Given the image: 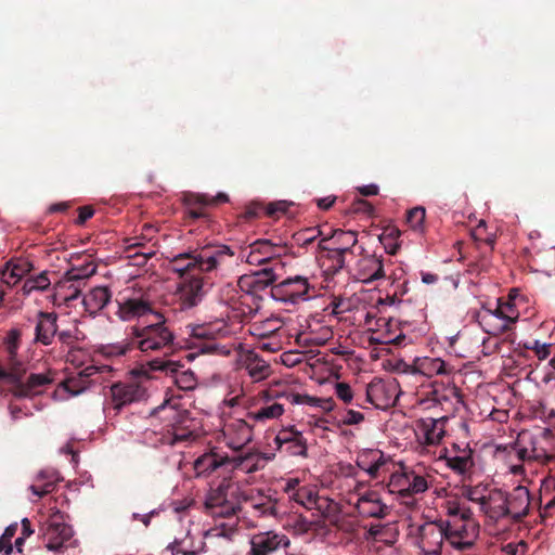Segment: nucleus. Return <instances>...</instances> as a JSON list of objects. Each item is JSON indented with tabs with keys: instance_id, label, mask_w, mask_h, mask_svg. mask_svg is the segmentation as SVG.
I'll use <instances>...</instances> for the list:
<instances>
[{
	"instance_id": "nucleus-37",
	"label": "nucleus",
	"mask_w": 555,
	"mask_h": 555,
	"mask_svg": "<svg viewBox=\"0 0 555 555\" xmlns=\"http://www.w3.org/2000/svg\"><path fill=\"white\" fill-rule=\"evenodd\" d=\"M485 332L492 336H499L512 328V318L496 317L494 313H485L481 317Z\"/></svg>"
},
{
	"instance_id": "nucleus-52",
	"label": "nucleus",
	"mask_w": 555,
	"mask_h": 555,
	"mask_svg": "<svg viewBox=\"0 0 555 555\" xmlns=\"http://www.w3.org/2000/svg\"><path fill=\"white\" fill-rule=\"evenodd\" d=\"M336 396L345 403H350L353 398L352 389L347 383L336 384Z\"/></svg>"
},
{
	"instance_id": "nucleus-17",
	"label": "nucleus",
	"mask_w": 555,
	"mask_h": 555,
	"mask_svg": "<svg viewBox=\"0 0 555 555\" xmlns=\"http://www.w3.org/2000/svg\"><path fill=\"white\" fill-rule=\"evenodd\" d=\"M20 376L16 380H13L10 376L4 377L2 380H7L14 385V396L16 397H31L40 392V388L44 387L53 382V377L49 373H33L27 377L26 382H23L25 369L23 363L20 364Z\"/></svg>"
},
{
	"instance_id": "nucleus-33",
	"label": "nucleus",
	"mask_w": 555,
	"mask_h": 555,
	"mask_svg": "<svg viewBox=\"0 0 555 555\" xmlns=\"http://www.w3.org/2000/svg\"><path fill=\"white\" fill-rule=\"evenodd\" d=\"M244 365L248 371L249 376L255 380L259 382L267 378L271 374L270 365L261 359L254 350H248L244 354Z\"/></svg>"
},
{
	"instance_id": "nucleus-39",
	"label": "nucleus",
	"mask_w": 555,
	"mask_h": 555,
	"mask_svg": "<svg viewBox=\"0 0 555 555\" xmlns=\"http://www.w3.org/2000/svg\"><path fill=\"white\" fill-rule=\"evenodd\" d=\"M400 236V231L395 227L386 228L383 233L379 235V242L384 246L386 253L389 255H396L400 245L398 243V238Z\"/></svg>"
},
{
	"instance_id": "nucleus-31",
	"label": "nucleus",
	"mask_w": 555,
	"mask_h": 555,
	"mask_svg": "<svg viewBox=\"0 0 555 555\" xmlns=\"http://www.w3.org/2000/svg\"><path fill=\"white\" fill-rule=\"evenodd\" d=\"M320 242L330 245L340 251H346L350 255L353 254V247L358 243V233L356 231H345L341 229L334 230L328 237H324Z\"/></svg>"
},
{
	"instance_id": "nucleus-1",
	"label": "nucleus",
	"mask_w": 555,
	"mask_h": 555,
	"mask_svg": "<svg viewBox=\"0 0 555 555\" xmlns=\"http://www.w3.org/2000/svg\"><path fill=\"white\" fill-rule=\"evenodd\" d=\"M234 256L235 253L227 245H205L173 256L169 264L170 270L183 280L202 273H224L235 263Z\"/></svg>"
},
{
	"instance_id": "nucleus-49",
	"label": "nucleus",
	"mask_w": 555,
	"mask_h": 555,
	"mask_svg": "<svg viewBox=\"0 0 555 555\" xmlns=\"http://www.w3.org/2000/svg\"><path fill=\"white\" fill-rule=\"evenodd\" d=\"M526 349L534 351L539 360H545L551 353L552 344H541L539 340L526 343Z\"/></svg>"
},
{
	"instance_id": "nucleus-46",
	"label": "nucleus",
	"mask_w": 555,
	"mask_h": 555,
	"mask_svg": "<svg viewBox=\"0 0 555 555\" xmlns=\"http://www.w3.org/2000/svg\"><path fill=\"white\" fill-rule=\"evenodd\" d=\"M288 455H299L302 457H307V441L304 436H299L294 439V442H289L286 447L283 448Z\"/></svg>"
},
{
	"instance_id": "nucleus-11",
	"label": "nucleus",
	"mask_w": 555,
	"mask_h": 555,
	"mask_svg": "<svg viewBox=\"0 0 555 555\" xmlns=\"http://www.w3.org/2000/svg\"><path fill=\"white\" fill-rule=\"evenodd\" d=\"M254 459V456L248 455L245 457H233L230 459L228 455H222L216 452L205 453L199 456L195 463L194 468L198 474H209L217 468L231 463L233 468H241L247 473H253L258 469L256 464H250L249 462Z\"/></svg>"
},
{
	"instance_id": "nucleus-12",
	"label": "nucleus",
	"mask_w": 555,
	"mask_h": 555,
	"mask_svg": "<svg viewBox=\"0 0 555 555\" xmlns=\"http://www.w3.org/2000/svg\"><path fill=\"white\" fill-rule=\"evenodd\" d=\"M447 532L441 520L425 522L418 528L417 546L423 555H441Z\"/></svg>"
},
{
	"instance_id": "nucleus-34",
	"label": "nucleus",
	"mask_w": 555,
	"mask_h": 555,
	"mask_svg": "<svg viewBox=\"0 0 555 555\" xmlns=\"http://www.w3.org/2000/svg\"><path fill=\"white\" fill-rule=\"evenodd\" d=\"M30 263L25 260L9 261L1 270V286L5 284L8 287L14 286L28 271Z\"/></svg>"
},
{
	"instance_id": "nucleus-7",
	"label": "nucleus",
	"mask_w": 555,
	"mask_h": 555,
	"mask_svg": "<svg viewBox=\"0 0 555 555\" xmlns=\"http://www.w3.org/2000/svg\"><path fill=\"white\" fill-rule=\"evenodd\" d=\"M212 286L214 281L210 274H195L181 280L177 288L181 310L198 306Z\"/></svg>"
},
{
	"instance_id": "nucleus-9",
	"label": "nucleus",
	"mask_w": 555,
	"mask_h": 555,
	"mask_svg": "<svg viewBox=\"0 0 555 555\" xmlns=\"http://www.w3.org/2000/svg\"><path fill=\"white\" fill-rule=\"evenodd\" d=\"M387 487L389 492L397 493L404 499L425 492L428 489V483L425 477L417 475L412 469L400 466L399 470L390 473Z\"/></svg>"
},
{
	"instance_id": "nucleus-63",
	"label": "nucleus",
	"mask_w": 555,
	"mask_h": 555,
	"mask_svg": "<svg viewBox=\"0 0 555 555\" xmlns=\"http://www.w3.org/2000/svg\"><path fill=\"white\" fill-rule=\"evenodd\" d=\"M33 280L37 291H46L51 284L47 272H41L40 274L33 276Z\"/></svg>"
},
{
	"instance_id": "nucleus-43",
	"label": "nucleus",
	"mask_w": 555,
	"mask_h": 555,
	"mask_svg": "<svg viewBox=\"0 0 555 555\" xmlns=\"http://www.w3.org/2000/svg\"><path fill=\"white\" fill-rule=\"evenodd\" d=\"M251 508L254 511V515L259 517L276 516L278 513L275 503L271 499L253 503Z\"/></svg>"
},
{
	"instance_id": "nucleus-55",
	"label": "nucleus",
	"mask_w": 555,
	"mask_h": 555,
	"mask_svg": "<svg viewBox=\"0 0 555 555\" xmlns=\"http://www.w3.org/2000/svg\"><path fill=\"white\" fill-rule=\"evenodd\" d=\"M55 480H49L43 486L31 485L29 490L37 496L42 498L53 491Z\"/></svg>"
},
{
	"instance_id": "nucleus-44",
	"label": "nucleus",
	"mask_w": 555,
	"mask_h": 555,
	"mask_svg": "<svg viewBox=\"0 0 555 555\" xmlns=\"http://www.w3.org/2000/svg\"><path fill=\"white\" fill-rule=\"evenodd\" d=\"M320 235H321L320 230H318L315 228H308V229L297 232L294 235V240L299 246L307 247L310 244H312L317 240V237Z\"/></svg>"
},
{
	"instance_id": "nucleus-57",
	"label": "nucleus",
	"mask_w": 555,
	"mask_h": 555,
	"mask_svg": "<svg viewBox=\"0 0 555 555\" xmlns=\"http://www.w3.org/2000/svg\"><path fill=\"white\" fill-rule=\"evenodd\" d=\"M364 421V415L361 412L354 410H347L346 416L343 420L344 425H358Z\"/></svg>"
},
{
	"instance_id": "nucleus-8",
	"label": "nucleus",
	"mask_w": 555,
	"mask_h": 555,
	"mask_svg": "<svg viewBox=\"0 0 555 555\" xmlns=\"http://www.w3.org/2000/svg\"><path fill=\"white\" fill-rule=\"evenodd\" d=\"M253 496L241 492L240 487L228 480H222L217 489L212 490L207 498L206 505L209 507L221 506L225 508V514L234 515L241 507V501H251Z\"/></svg>"
},
{
	"instance_id": "nucleus-19",
	"label": "nucleus",
	"mask_w": 555,
	"mask_h": 555,
	"mask_svg": "<svg viewBox=\"0 0 555 555\" xmlns=\"http://www.w3.org/2000/svg\"><path fill=\"white\" fill-rule=\"evenodd\" d=\"M506 518L512 522H520L529 514V490L524 486H517L511 492H506Z\"/></svg>"
},
{
	"instance_id": "nucleus-53",
	"label": "nucleus",
	"mask_w": 555,
	"mask_h": 555,
	"mask_svg": "<svg viewBox=\"0 0 555 555\" xmlns=\"http://www.w3.org/2000/svg\"><path fill=\"white\" fill-rule=\"evenodd\" d=\"M86 356V352L82 348L77 347L75 349L68 350L66 353V361L72 363L75 366H80L83 364L82 357Z\"/></svg>"
},
{
	"instance_id": "nucleus-40",
	"label": "nucleus",
	"mask_w": 555,
	"mask_h": 555,
	"mask_svg": "<svg viewBox=\"0 0 555 555\" xmlns=\"http://www.w3.org/2000/svg\"><path fill=\"white\" fill-rule=\"evenodd\" d=\"M293 500L298 504L311 508L319 500L318 492L309 487H301L293 494Z\"/></svg>"
},
{
	"instance_id": "nucleus-45",
	"label": "nucleus",
	"mask_w": 555,
	"mask_h": 555,
	"mask_svg": "<svg viewBox=\"0 0 555 555\" xmlns=\"http://www.w3.org/2000/svg\"><path fill=\"white\" fill-rule=\"evenodd\" d=\"M426 217L424 207H414L408 211L406 221L410 227L414 230H421L423 228Z\"/></svg>"
},
{
	"instance_id": "nucleus-60",
	"label": "nucleus",
	"mask_w": 555,
	"mask_h": 555,
	"mask_svg": "<svg viewBox=\"0 0 555 555\" xmlns=\"http://www.w3.org/2000/svg\"><path fill=\"white\" fill-rule=\"evenodd\" d=\"M506 310H512V305L499 301L495 310H489L486 313H494L496 317L512 318V324H514L517 321V315L508 314L506 313Z\"/></svg>"
},
{
	"instance_id": "nucleus-13",
	"label": "nucleus",
	"mask_w": 555,
	"mask_h": 555,
	"mask_svg": "<svg viewBox=\"0 0 555 555\" xmlns=\"http://www.w3.org/2000/svg\"><path fill=\"white\" fill-rule=\"evenodd\" d=\"M195 426L196 424L190 416L189 411L172 410L171 431L163 437V442L176 446L179 442L194 440L197 437Z\"/></svg>"
},
{
	"instance_id": "nucleus-27",
	"label": "nucleus",
	"mask_w": 555,
	"mask_h": 555,
	"mask_svg": "<svg viewBox=\"0 0 555 555\" xmlns=\"http://www.w3.org/2000/svg\"><path fill=\"white\" fill-rule=\"evenodd\" d=\"M357 276L363 283H371L384 278L382 259L376 255H363L357 263Z\"/></svg>"
},
{
	"instance_id": "nucleus-10",
	"label": "nucleus",
	"mask_w": 555,
	"mask_h": 555,
	"mask_svg": "<svg viewBox=\"0 0 555 555\" xmlns=\"http://www.w3.org/2000/svg\"><path fill=\"white\" fill-rule=\"evenodd\" d=\"M313 288L308 279L296 275L287 278L271 287L270 293L273 299L297 304L309 298V291Z\"/></svg>"
},
{
	"instance_id": "nucleus-23",
	"label": "nucleus",
	"mask_w": 555,
	"mask_h": 555,
	"mask_svg": "<svg viewBox=\"0 0 555 555\" xmlns=\"http://www.w3.org/2000/svg\"><path fill=\"white\" fill-rule=\"evenodd\" d=\"M57 314L55 312L39 311L36 315L34 341L50 346L57 333Z\"/></svg>"
},
{
	"instance_id": "nucleus-30",
	"label": "nucleus",
	"mask_w": 555,
	"mask_h": 555,
	"mask_svg": "<svg viewBox=\"0 0 555 555\" xmlns=\"http://www.w3.org/2000/svg\"><path fill=\"white\" fill-rule=\"evenodd\" d=\"M186 330L190 337L199 340H214L218 336H223L228 333L227 324L223 320H216L203 324H189Z\"/></svg>"
},
{
	"instance_id": "nucleus-56",
	"label": "nucleus",
	"mask_w": 555,
	"mask_h": 555,
	"mask_svg": "<svg viewBox=\"0 0 555 555\" xmlns=\"http://www.w3.org/2000/svg\"><path fill=\"white\" fill-rule=\"evenodd\" d=\"M328 309H331V314L339 315L348 311V305L344 298L335 297L328 305Z\"/></svg>"
},
{
	"instance_id": "nucleus-6",
	"label": "nucleus",
	"mask_w": 555,
	"mask_h": 555,
	"mask_svg": "<svg viewBox=\"0 0 555 555\" xmlns=\"http://www.w3.org/2000/svg\"><path fill=\"white\" fill-rule=\"evenodd\" d=\"M447 532V542L457 551L470 550L479 535V525L468 517L441 520Z\"/></svg>"
},
{
	"instance_id": "nucleus-20",
	"label": "nucleus",
	"mask_w": 555,
	"mask_h": 555,
	"mask_svg": "<svg viewBox=\"0 0 555 555\" xmlns=\"http://www.w3.org/2000/svg\"><path fill=\"white\" fill-rule=\"evenodd\" d=\"M142 367H151L152 371L170 372L175 379V384L182 390H191L196 386L194 373L189 370L179 371V367H182V365L173 361L155 359L149 361L147 364L142 365Z\"/></svg>"
},
{
	"instance_id": "nucleus-24",
	"label": "nucleus",
	"mask_w": 555,
	"mask_h": 555,
	"mask_svg": "<svg viewBox=\"0 0 555 555\" xmlns=\"http://www.w3.org/2000/svg\"><path fill=\"white\" fill-rule=\"evenodd\" d=\"M117 304L118 309L116 315L125 322L146 315L153 318V313H155L151 301L143 297L128 298L122 301H117Z\"/></svg>"
},
{
	"instance_id": "nucleus-58",
	"label": "nucleus",
	"mask_w": 555,
	"mask_h": 555,
	"mask_svg": "<svg viewBox=\"0 0 555 555\" xmlns=\"http://www.w3.org/2000/svg\"><path fill=\"white\" fill-rule=\"evenodd\" d=\"M16 531L17 524H13L8 526L2 534V537L5 539V555H10L13 551L11 539L15 535Z\"/></svg>"
},
{
	"instance_id": "nucleus-32",
	"label": "nucleus",
	"mask_w": 555,
	"mask_h": 555,
	"mask_svg": "<svg viewBox=\"0 0 555 555\" xmlns=\"http://www.w3.org/2000/svg\"><path fill=\"white\" fill-rule=\"evenodd\" d=\"M474 450L466 444L462 450L461 454H455L453 456H440V459H444L447 466L459 475H466L472 472L475 466V462L473 459Z\"/></svg>"
},
{
	"instance_id": "nucleus-4",
	"label": "nucleus",
	"mask_w": 555,
	"mask_h": 555,
	"mask_svg": "<svg viewBox=\"0 0 555 555\" xmlns=\"http://www.w3.org/2000/svg\"><path fill=\"white\" fill-rule=\"evenodd\" d=\"M275 280L276 275L271 268H264L240 279L238 286L244 292L240 296V304L246 307V309H243L244 314L253 315L258 311L260 300L258 293L275 285Z\"/></svg>"
},
{
	"instance_id": "nucleus-25",
	"label": "nucleus",
	"mask_w": 555,
	"mask_h": 555,
	"mask_svg": "<svg viewBox=\"0 0 555 555\" xmlns=\"http://www.w3.org/2000/svg\"><path fill=\"white\" fill-rule=\"evenodd\" d=\"M356 508L362 517L385 518L389 514V507L380 501L377 492L369 491L362 494L356 503Z\"/></svg>"
},
{
	"instance_id": "nucleus-16",
	"label": "nucleus",
	"mask_w": 555,
	"mask_h": 555,
	"mask_svg": "<svg viewBox=\"0 0 555 555\" xmlns=\"http://www.w3.org/2000/svg\"><path fill=\"white\" fill-rule=\"evenodd\" d=\"M391 465V459L380 450L366 449L361 451L357 457V466L372 479L380 478L390 473Z\"/></svg>"
},
{
	"instance_id": "nucleus-54",
	"label": "nucleus",
	"mask_w": 555,
	"mask_h": 555,
	"mask_svg": "<svg viewBox=\"0 0 555 555\" xmlns=\"http://www.w3.org/2000/svg\"><path fill=\"white\" fill-rule=\"evenodd\" d=\"M289 204L285 201L270 203L267 207V215L270 217H279L280 214L287 211Z\"/></svg>"
},
{
	"instance_id": "nucleus-48",
	"label": "nucleus",
	"mask_w": 555,
	"mask_h": 555,
	"mask_svg": "<svg viewBox=\"0 0 555 555\" xmlns=\"http://www.w3.org/2000/svg\"><path fill=\"white\" fill-rule=\"evenodd\" d=\"M302 436L301 433L293 430V429H283L281 430L274 438V442L280 451H283V448L286 447L289 442H294L295 438Z\"/></svg>"
},
{
	"instance_id": "nucleus-41",
	"label": "nucleus",
	"mask_w": 555,
	"mask_h": 555,
	"mask_svg": "<svg viewBox=\"0 0 555 555\" xmlns=\"http://www.w3.org/2000/svg\"><path fill=\"white\" fill-rule=\"evenodd\" d=\"M284 408L280 403H273L268 406L259 409L257 412L249 413V417L254 421L272 420L281 416Z\"/></svg>"
},
{
	"instance_id": "nucleus-35",
	"label": "nucleus",
	"mask_w": 555,
	"mask_h": 555,
	"mask_svg": "<svg viewBox=\"0 0 555 555\" xmlns=\"http://www.w3.org/2000/svg\"><path fill=\"white\" fill-rule=\"evenodd\" d=\"M111 300V292L107 287L99 286L92 288L85 297L83 305L90 313L102 310Z\"/></svg>"
},
{
	"instance_id": "nucleus-36",
	"label": "nucleus",
	"mask_w": 555,
	"mask_h": 555,
	"mask_svg": "<svg viewBox=\"0 0 555 555\" xmlns=\"http://www.w3.org/2000/svg\"><path fill=\"white\" fill-rule=\"evenodd\" d=\"M317 248L318 251L321 254V257L332 262L331 266L328 267L330 271H332L333 273H337L344 268H346L347 256L349 255L348 253L333 248L330 245L324 244V242H319Z\"/></svg>"
},
{
	"instance_id": "nucleus-14",
	"label": "nucleus",
	"mask_w": 555,
	"mask_h": 555,
	"mask_svg": "<svg viewBox=\"0 0 555 555\" xmlns=\"http://www.w3.org/2000/svg\"><path fill=\"white\" fill-rule=\"evenodd\" d=\"M250 550L247 555H273L281 548L286 551L291 541L287 535L274 531L259 532L249 541Z\"/></svg>"
},
{
	"instance_id": "nucleus-51",
	"label": "nucleus",
	"mask_w": 555,
	"mask_h": 555,
	"mask_svg": "<svg viewBox=\"0 0 555 555\" xmlns=\"http://www.w3.org/2000/svg\"><path fill=\"white\" fill-rule=\"evenodd\" d=\"M513 450L515 451V455L517 456V459L521 462H525V461H531V460H539L540 459V454L537 452L535 449H532L531 451H529L527 448H521L519 447V444H516Z\"/></svg>"
},
{
	"instance_id": "nucleus-3",
	"label": "nucleus",
	"mask_w": 555,
	"mask_h": 555,
	"mask_svg": "<svg viewBox=\"0 0 555 555\" xmlns=\"http://www.w3.org/2000/svg\"><path fill=\"white\" fill-rule=\"evenodd\" d=\"M464 495L478 504L479 511L492 522L506 518V492L490 485L478 483L467 487Z\"/></svg>"
},
{
	"instance_id": "nucleus-38",
	"label": "nucleus",
	"mask_w": 555,
	"mask_h": 555,
	"mask_svg": "<svg viewBox=\"0 0 555 555\" xmlns=\"http://www.w3.org/2000/svg\"><path fill=\"white\" fill-rule=\"evenodd\" d=\"M417 371L428 377L447 373L446 363L440 358H424L420 361Z\"/></svg>"
},
{
	"instance_id": "nucleus-2",
	"label": "nucleus",
	"mask_w": 555,
	"mask_h": 555,
	"mask_svg": "<svg viewBox=\"0 0 555 555\" xmlns=\"http://www.w3.org/2000/svg\"><path fill=\"white\" fill-rule=\"evenodd\" d=\"M128 336L131 337L132 346L142 352L170 350L175 340L173 331L162 313H153L149 323L131 326Z\"/></svg>"
},
{
	"instance_id": "nucleus-5",
	"label": "nucleus",
	"mask_w": 555,
	"mask_h": 555,
	"mask_svg": "<svg viewBox=\"0 0 555 555\" xmlns=\"http://www.w3.org/2000/svg\"><path fill=\"white\" fill-rule=\"evenodd\" d=\"M147 383L149 376L145 373L139 378L114 383L109 387V404L119 412L126 405L145 401L149 397Z\"/></svg>"
},
{
	"instance_id": "nucleus-59",
	"label": "nucleus",
	"mask_w": 555,
	"mask_h": 555,
	"mask_svg": "<svg viewBox=\"0 0 555 555\" xmlns=\"http://www.w3.org/2000/svg\"><path fill=\"white\" fill-rule=\"evenodd\" d=\"M472 512L469 508H466V507H462L460 505H454V506H450L448 508V519L447 520H453L454 518H457V517H468V516H472Z\"/></svg>"
},
{
	"instance_id": "nucleus-22",
	"label": "nucleus",
	"mask_w": 555,
	"mask_h": 555,
	"mask_svg": "<svg viewBox=\"0 0 555 555\" xmlns=\"http://www.w3.org/2000/svg\"><path fill=\"white\" fill-rule=\"evenodd\" d=\"M447 417L440 418H422L417 423L418 437L425 446H438L446 435Z\"/></svg>"
},
{
	"instance_id": "nucleus-50",
	"label": "nucleus",
	"mask_w": 555,
	"mask_h": 555,
	"mask_svg": "<svg viewBox=\"0 0 555 555\" xmlns=\"http://www.w3.org/2000/svg\"><path fill=\"white\" fill-rule=\"evenodd\" d=\"M134 347L131 344V337L129 336V341L126 344H117V345H108L106 347H103L102 351L106 356H125L129 350L133 349Z\"/></svg>"
},
{
	"instance_id": "nucleus-26",
	"label": "nucleus",
	"mask_w": 555,
	"mask_h": 555,
	"mask_svg": "<svg viewBox=\"0 0 555 555\" xmlns=\"http://www.w3.org/2000/svg\"><path fill=\"white\" fill-rule=\"evenodd\" d=\"M228 437V446L233 450H241L253 440L251 426L244 420H233L225 425L224 430Z\"/></svg>"
},
{
	"instance_id": "nucleus-18",
	"label": "nucleus",
	"mask_w": 555,
	"mask_h": 555,
	"mask_svg": "<svg viewBox=\"0 0 555 555\" xmlns=\"http://www.w3.org/2000/svg\"><path fill=\"white\" fill-rule=\"evenodd\" d=\"M46 546L50 551H59L73 537V529L61 520L59 516L51 517L42 527Z\"/></svg>"
},
{
	"instance_id": "nucleus-28",
	"label": "nucleus",
	"mask_w": 555,
	"mask_h": 555,
	"mask_svg": "<svg viewBox=\"0 0 555 555\" xmlns=\"http://www.w3.org/2000/svg\"><path fill=\"white\" fill-rule=\"evenodd\" d=\"M96 272V266L92 262H88L81 266H74L65 273L66 282H70L68 288L72 291L65 297V300L76 299L80 294V283L86 279L92 276Z\"/></svg>"
},
{
	"instance_id": "nucleus-15",
	"label": "nucleus",
	"mask_w": 555,
	"mask_h": 555,
	"mask_svg": "<svg viewBox=\"0 0 555 555\" xmlns=\"http://www.w3.org/2000/svg\"><path fill=\"white\" fill-rule=\"evenodd\" d=\"M398 384L395 380L385 382L374 378L366 387L365 401L376 409L386 410L392 406L397 399Z\"/></svg>"
},
{
	"instance_id": "nucleus-47",
	"label": "nucleus",
	"mask_w": 555,
	"mask_h": 555,
	"mask_svg": "<svg viewBox=\"0 0 555 555\" xmlns=\"http://www.w3.org/2000/svg\"><path fill=\"white\" fill-rule=\"evenodd\" d=\"M56 336L59 338V341L62 345L66 346L68 348V350L77 348L76 344L79 340L77 328H75L74 331H72V330L59 331L57 330Z\"/></svg>"
},
{
	"instance_id": "nucleus-64",
	"label": "nucleus",
	"mask_w": 555,
	"mask_h": 555,
	"mask_svg": "<svg viewBox=\"0 0 555 555\" xmlns=\"http://www.w3.org/2000/svg\"><path fill=\"white\" fill-rule=\"evenodd\" d=\"M354 211L373 215L374 206L365 199H358L354 202Z\"/></svg>"
},
{
	"instance_id": "nucleus-21",
	"label": "nucleus",
	"mask_w": 555,
	"mask_h": 555,
	"mask_svg": "<svg viewBox=\"0 0 555 555\" xmlns=\"http://www.w3.org/2000/svg\"><path fill=\"white\" fill-rule=\"evenodd\" d=\"M282 242L260 238L249 245V251L246 255V262L254 266H261L273 258L280 257L283 249Z\"/></svg>"
},
{
	"instance_id": "nucleus-29",
	"label": "nucleus",
	"mask_w": 555,
	"mask_h": 555,
	"mask_svg": "<svg viewBox=\"0 0 555 555\" xmlns=\"http://www.w3.org/2000/svg\"><path fill=\"white\" fill-rule=\"evenodd\" d=\"M185 216L189 219H203L209 221L207 208L209 205V195L204 193H188L184 195Z\"/></svg>"
},
{
	"instance_id": "nucleus-62",
	"label": "nucleus",
	"mask_w": 555,
	"mask_h": 555,
	"mask_svg": "<svg viewBox=\"0 0 555 555\" xmlns=\"http://www.w3.org/2000/svg\"><path fill=\"white\" fill-rule=\"evenodd\" d=\"M310 405H315L321 408L325 412H330L334 409L335 402L332 398L322 399V398H313Z\"/></svg>"
},
{
	"instance_id": "nucleus-42",
	"label": "nucleus",
	"mask_w": 555,
	"mask_h": 555,
	"mask_svg": "<svg viewBox=\"0 0 555 555\" xmlns=\"http://www.w3.org/2000/svg\"><path fill=\"white\" fill-rule=\"evenodd\" d=\"M63 386L66 391L74 396H77L89 387V382L76 375L66 378L65 382L63 383Z\"/></svg>"
},
{
	"instance_id": "nucleus-61",
	"label": "nucleus",
	"mask_w": 555,
	"mask_h": 555,
	"mask_svg": "<svg viewBox=\"0 0 555 555\" xmlns=\"http://www.w3.org/2000/svg\"><path fill=\"white\" fill-rule=\"evenodd\" d=\"M286 399L292 403V404H311V401L313 400V397H310L308 395H300V393H288L286 395Z\"/></svg>"
}]
</instances>
